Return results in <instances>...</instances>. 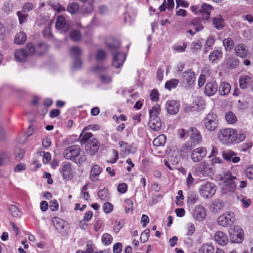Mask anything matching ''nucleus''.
Returning a JSON list of instances; mask_svg holds the SVG:
<instances>
[{"mask_svg":"<svg viewBox=\"0 0 253 253\" xmlns=\"http://www.w3.org/2000/svg\"><path fill=\"white\" fill-rule=\"evenodd\" d=\"M221 180L224 183L222 187V191L224 193L227 192H233L236 188V184L238 181L239 187L244 188L247 186V181L245 180H239L236 177L232 175L230 171H227L223 174L220 178Z\"/></svg>","mask_w":253,"mask_h":253,"instance_id":"f257e3e1","label":"nucleus"},{"mask_svg":"<svg viewBox=\"0 0 253 253\" xmlns=\"http://www.w3.org/2000/svg\"><path fill=\"white\" fill-rule=\"evenodd\" d=\"M63 155L65 159L78 165L83 164L86 160L85 155L84 152L81 153L80 147L78 145H73L65 148Z\"/></svg>","mask_w":253,"mask_h":253,"instance_id":"f03ea898","label":"nucleus"},{"mask_svg":"<svg viewBox=\"0 0 253 253\" xmlns=\"http://www.w3.org/2000/svg\"><path fill=\"white\" fill-rule=\"evenodd\" d=\"M160 112V106L158 104L154 106L149 112L150 116L149 126L151 129L156 131L160 130L162 126L161 120L158 117Z\"/></svg>","mask_w":253,"mask_h":253,"instance_id":"7ed1b4c3","label":"nucleus"},{"mask_svg":"<svg viewBox=\"0 0 253 253\" xmlns=\"http://www.w3.org/2000/svg\"><path fill=\"white\" fill-rule=\"evenodd\" d=\"M236 129L226 128L220 130L218 133L219 141L223 144H230L235 143Z\"/></svg>","mask_w":253,"mask_h":253,"instance_id":"20e7f679","label":"nucleus"},{"mask_svg":"<svg viewBox=\"0 0 253 253\" xmlns=\"http://www.w3.org/2000/svg\"><path fill=\"white\" fill-rule=\"evenodd\" d=\"M181 84L186 89L191 88L195 83L196 75L192 69H188L182 73Z\"/></svg>","mask_w":253,"mask_h":253,"instance_id":"39448f33","label":"nucleus"},{"mask_svg":"<svg viewBox=\"0 0 253 253\" xmlns=\"http://www.w3.org/2000/svg\"><path fill=\"white\" fill-rule=\"evenodd\" d=\"M201 196L205 198H210L215 194L216 187L213 183L206 181L202 182L199 188Z\"/></svg>","mask_w":253,"mask_h":253,"instance_id":"423d86ee","label":"nucleus"},{"mask_svg":"<svg viewBox=\"0 0 253 253\" xmlns=\"http://www.w3.org/2000/svg\"><path fill=\"white\" fill-rule=\"evenodd\" d=\"M204 126L210 131L215 130L218 126L217 115L213 112H210L204 119Z\"/></svg>","mask_w":253,"mask_h":253,"instance_id":"0eeeda50","label":"nucleus"},{"mask_svg":"<svg viewBox=\"0 0 253 253\" xmlns=\"http://www.w3.org/2000/svg\"><path fill=\"white\" fill-rule=\"evenodd\" d=\"M235 220V217L234 213L226 212L223 214L219 216L217 219V222L219 225L226 227L231 226Z\"/></svg>","mask_w":253,"mask_h":253,"instance_id":"6e6552de","label":"nucleus"},{"mask_svg":"<svg viewBox=\"0 0 253 253\" xmlns=\"http://www.w3.org/2000/svg\"><path fill=\"white\" fill-rule=\"evenodd\" d=\"M107 67L101 65H96L93 68V71L99 74V78L101 82L105 84H108L112 82V78L110 76L104 74L107 71Z\"/></svg>","mask_w":253,"mask_h":253,"instance_id":"1a4fd4ad","label":"nucleus"},{"mask_svg":"<svg viewBox=\"0 0 253 253\" xmlns=\"http://www.w3.org/2000/svg\"><path fill=\"white\" fill-rule=\"evenodd\" d=\"M211 172L210 165L206 162L201 163L195 170L196 175L199 177L208 176Z\"/></svg>","mask_w":253,"mask_h":253,"instance_id":"9d476101","label":"nucleus"},{"mask_svg":"<svg viewBox=\"0 0 253 253\" xmlns=\"http://www.w3.org/2000/svg\"><path fill=\"white\" fill-rule=\"evenodd\" d=\"M100 148V143L96 138H93L85 146V150L86 153L90 155H95Z\"/></svg>","mask_w":253,"mask_h":253,"instance_id":"9b49d317","label":"nucleus"},{"mask_svg":"<svg viewBox=\"0 0 253 253\" xmlns=\"http://www.w3.org/2000/svg\"><path fill=\"white\" fill-rule=\"evenodd\" d=\"M231 241L235 243H240L244 239L243 231L240 227H234L230 233Z\"/></svg>","mask_w":253,"mask_h":253,"instance_id":"f8f14e48","label":"nucleus"},{"mask_svg":"<svg viewBox=\"0 0 253 253\" xmlns=\"http://www.w3.org/2000/svg\"><path fill=\"white\" fill-rule=\"evenodd\" d=\"M234 52L236 56L242 59L249 58L251 55L247 46L243 43H239L235 46Z\"/></svg>","mask_w":253,"mask_h":253,"instance_id":"ddd939ff","label":"nucleus"},{"mask_svg":"<svg viewBox=\"0 0 253 253\" xmlns=\"http://www.w3.org/2000/svg\"><path fill=\"white\" fill-rule=\"evenodd\" d=\"M207 155V150L204 147H198L194 150L191 155V158L194 162H199L202 161Z\"/></svg>","mask_w":253,"mask_h":253,"instance_id":"4468645a","label":"nucleus"},{"mask_svg":"<svg viewBox=\"0 0 253 253\" xmlns=\"http://www.w3.org/2000/svg\"><path fill=\"white\" fill-rule=\"evenodd\" d=\"M192 215L195 220L202 221L206 216V210L203 206L197 205L194 209Z\"/></svg>","mask_w":253,"mask_h":253,"instance_id":"2eb2a0df","label":"nucleus"},{"mask_svg":"<svg viewBox=\"0 0 253 253\" xmlns=\"http://www.w3.org/2000/svg\"><path fill=\"white\" fill-rule=\"evenodd\" d=\"M61 172L64 179L69 180L73 178L72 164L68 162L62 164Z\"/></svg>","mask_w":253,"mask_h":253,"instance_id":"dca6fc26","label":"nucleus"},{"mask_svg":"<svg viewBox=\"0 0 253 253\" xmlns=\"http://www.w3.org/2000/svg\"><path fill=\"white\" fill-rule=\"evenodd\" d=\"M52 221L54 227L62 234L66 233L65 227L67 226V223L63 219L54 217L52 218Z\"/></svg>","mask_w":253,"mask_h":253,"instance_id":"f3484780","label":"nucleus"},{"mask_svg":"<svg viewBox=\"0 0 253 253\" xmlns=\"http://www.w3.org/2000/svg\"><path fill=\"white\" fill-rule=\"evenodd\" d=\"M126 58V55L123 52H116L113 54L112 65L116 68L122 66Z\"/></svg>","mask_w":253,"mask_h":253,"instance_id":"a211bd4d","label":"nucleus"},{"mask_svg":"<svg viewBox=\"0 0 253 253\" xmlns=\"http://www.w3.org/2000/svg\"><path fill=\"white\" fill-rule=\"evenodd\" d=\"M165 108L167 112L170 115L176 114L180 108L179 104L175 100H169L166 102Z\"/></svg>","mask_w":253,"mask_h":253,"instance_id":"6ab92c4d","label":"nucleus"},{"mask_svg":"<svg viewBox=\"0 0 253 253\" xmlns=\"http://www.w3.org/2000/svg\"><path fill=\"white\" fill-rule=\"evenodd\" d=\"M223 158L226 161L232 162L233 163H238L240 161V158L237 156V154L234 151L228 150L222 152Z\"/></svg>","mask_w":253,"mask_h":253,"instance_id":"aec40b11","label":"nucleus"},{"mask_svg":"<svg viewBox=\"0 0 253 253\" xmlns=\"http://www.w3.org/2000/svg\"><path fill=\"white\" fill-rule=\"evenodd\" d=\"M187 134L190 135L191 139L195 142L200 143L202 141V135L196 127H190Z\"/></svg>","mask_w":253,"mask_h":253,"instance_id":"412c9836","label":"nucleus"},{"mask_svg":"<svg viewBox=\"0 0 253 253\" xmlns=\"http://www.w3.org/2000/svg\"><path fill=\"white\" fill-rule=\"evenodd\" d=\"M55 27L57 29L64 32H67L70 28L69 25L66 22L64 17L62 15L57 17Z\"/></svg>","mask_w":253,"mask_h":253,"instance_id":"4be33fe9","label":"nucleus"},{"mask_svg":"<svg viewBox=\"0 0 253 253\" xmlns=\"http://www.w3.org/2000/svg\"><path fill=\"white\" fill-rule=\"evenodd\" d=\"M216 242L221 246H224L228 242L227 235L222 231H217L214 236Z\"/></svg>","mask_w":253,"mask_h":253,"instance_id":"5701e85b","label":"nucleus"},{"mask_svg":"<svg viewBox=\"0 0 253 253\" xmlns=\"http://www.w3.org/2000/svg\"><path fill=\"white\" fill-rule=\"evenodd\" d=\"M218 85L215 82L212 81L207 84L205 87V93L209 96L214 95L217 91Z\"/></svg>","mask_w":253,"mask_h":253,"instance_id":"b1692460","label":"nucleus"},{"mask_svg":"<svg viewBox=\"0 0 253 253\" xmlns=\"http://www.w3.org/2000/svg\"><path fill=\"white\" fill-rule=\"evenodd\" d=\"M213 9L212 5L203 2L201 5V15L203 16V19L208 20L210 18L211 12Z\"/></svg>","mask_w":253,"mask_h":253,"instance_id":"393cba45","label":"nucleus"},{"mask_svg":"<svg viewBox=\"0 0 253 253\" xmlns=\"http://www.w3.org/2000/svg\"><path fill=\"white\" fill-rule=\"evenodd\" d=\"M237 201L239 205L245 209L248 208L251 204V199L243 195L237 196Z\"/></svg>","mask_w":253,"mask_h":253,"instance_id":"a878e982","label":"nucleus"},{"mask_svg":"<svg viewBox=\"0 0 253 253\" xmlns=\"http://www.w3.org/2000/svg\"><path fill=\"white\" fill-rule=\"evenodd\" d=\"M28 54L24 49H17L14 52L15 59L18 62H24L27 59Z\"/></svg>","mask_w":253,"mask_h":253,"instance_id":"bb28decb","label":"nucleus"},{"mask_svg":"<svg viewBox=\"0 0 253 253\" xmlns=\"http://www.w3.org/2000/svg\"><path fill=\"white\" fill-rule=\"evenodd\" d=\"M212 25L217 30L223 29L224 27V20L220 15H217L213 18Z\"/></svg>","mask_w":253,"mask_h":253,"instance_id":"cd10ccee","label":"nucleus"},{"mask_svg":"<svg viewBox=\"0 0 253 253\" xmlns=\"http://www.w3.org/2000/svg\"><path fill=\"white\" fill-rule=\"evenodd\" d=\"M101 171L102 169L99 165H93L90 171V180L92 181H96L98 179L97 177L100 174Z\"/></svg>","mask_w":253,"mask_h":253,"instance_id":"c85d7f7f","label":"nucleus"},{"mask_svg":"<svg viewBox=\"0 0 253 253\" xmlns=\"http://www.w3.org/2000/svg\"><path fill=\"white\" fill-rule=\"evenodd\" d=\"M231 90L230 84L226 82H222L219 86V93L221 95H226L230 93Z\"/></svg>","mask_w":253,"mask_h":253,"instance_id":"c756f323","label":"nucleus"},{"mask_svg":"<svg viewBox=\"0 0 253 253\" xmlns=\"http://www.w3.org/2000/svg\"><path fill=\"white\" fill-rule=\"evenodd\" d=\"M106 44L108 47L111 50L118 48L120 45L119 41L113 38L109 37L106 40Z\"/></svg>","mask_w":253,"mask_h":253,"instance_id":"7c9ffc66","label":"nucleus"},{"mask_svg":"<svg viewBox=\"0 0 253 253\" xmlns=\"http://www.w3.org/2000/svg\"><path fill=\"white\" fill-rule=\"evenodd\" d=\"M239 63V59L233 56L228 57L226 60V65L227 68L234 69L236 68Z\"/></svg>","mask_w":253,"mask_h":253,"instance_id":"2f4dec72","label":"nucleus"},{"mask_svg":"<svg viewBox=\"0 0 253 253\" xmlns=\"http://www.w3.org/2000/svg\"><path fill=\"white\" fill-rule=\"evenodd\" d=\"M251 77L248 75L242 76L240 77L239 86L241 88L245 89L248 87Z\"/></svg>","mask_w":253,"mask_h":253,"instance_id":"473e14b6","label":"nucleus"},{"mask_svg":"<svg viewBox=\"0 0 253 253\" xmlns=\"http://www.w3.org/2000/svg\"><path fill=\"white\" fill-rule=\"evenodd\" d=\"M223 53L220 50L216 49L214 50L211 52L209 59V60L212 62H214L216 60H218L222 58Z\"/></svg>","mask_w":253,"mask_h":253,"instance_id":"72a5a7b5","label":"nucleus"},{"mask_svg":"<svg viewBox=\"0 0 253 253\" xmlns=\"http://www.w3.org/2000/svg\"><path fill=\"white\" fill-rule=\"evenodd\" d=\"M191 24L194 27L196 32H200L204 28V26L201 23V19L200 18H195L192 19Z\"/></svg>","mask_w":253,"mask_h":253,"instance_id":"f704fd0d","label":"nucleus"},{"mask_svg":"<svg viewBox=\"0 0 253 253\" xmlns=\"http://www.w3.org/2000/svg\"><path fill=\"white\" fill-rule=\"evenodd\" d=\"M166 137L164 134H161L154 139L153 141L154 146L159 147L164 146L166 143Z\"/></svg>","mask_w":253,"mask_h":253,"instance_id":"c9c22d12","label":"nucleus"},{"mask_svg":"<svg viewBox=\"0 0 253 253\" xmlns=\"http://www.w3.org/2000/svg\"><path fill=\"white\" fill-rule=\"evenodd\" d=\"M27 40V36L23 32L17 33L15 37V43L17 44H23Z\"/></svg>","mask_w":253,"mask_h":253,"instance_id":"e433bc0d","label":"nucleus"},{"mask_svg":"<svg viewBox=\"0 0 253 253\" xmlns=\"http://www.w3.org/2000/svg\"><path fill=\"white\" fill-rule=\"evenodd\" d=\"M223 44L225 48V50L226 51H230L233 48L234 42L231 38H228L223 40Z\"/></svg>","mask_w":253,"mask_h":253,"instance_id":"4c0bfd02","label":"nucleus"},{"mask_svg":"<svg viewBox=\"0 0 253 253\" xmlns=\"http://www.w3.org/2000/svg\"><path fill=\"white\" fill-rule=\"evenodd\" d=\"M225 118L226 122L229 124H234L237 121V118L235 115L231 111H228L226 113Z\"/></svg>","mask_w":253,"mask_h":253,"instance_id":"58836bf2","label":"nucleus"},{"mask_svg":"<svg viewBox=\"0 0 253 253\" xmlns=\"http://www.w3.org/2000/svg\"><path fill=\"white\" fill-rule=\"evenodd\" d=\"M214 249L210 244H203L199 250V253H214Z\"/></svg>","mask_w":253,"mask_h":253,"instance_id":"ea45409f","label":"nucleus"},{"mask_svg":"<svg viewBox=\"0 0 253 253\" xmlns=\"http://www.w3.org/2000/svg\"><path fill=\"white\" fill-rule=\"evenodd\" d=\"M79 9V4L74 2H71L68 4L67 7V10L71 14H76Z\"/></svg>","mask_w":253,"mask_h":253,"instance_id":"a19ab883","label":"nucleus"},{"mask_svg":"<svg viewBox=\"0 0 253 253\" xmlns=\"http://www.w3.org/2000/svg\"><path fill=\"white\" fill-rule=\"evenodd\" d=\"M119 145L121 148V152L124 154H129L130 153V146L128 145L126 142L124 141H120Z\"/></svg>","mask_w":253,"mask_h":253,"instance_id":"79ce46f5","label":"nucleus"},{"mask_svg":"<svg viewBox=\"0 0 253 253\" xmlns=\"http://www.w3.org/2000/svg\"><path fill=\"white\" fill-rule=\"evenodd\" d=\"M179 82V81L178 79H171L166 83L165 87L169 90H171V88H175L177 86Z\"/></svg>","mask_w":253,"mask_h":253,"instance_id":"37998d69","label":"nucleus"},{"mask_svg":"<svg viewBox=\"0 0 253 253\" xmlns=\"http://www.w3.org/2000/svg\"><path fill=\"white\" fill-rule=\"evenodd\" d=\"M202 47L201 42L199 40L193 42L190 45V49L192 52L196 53Z\"/></svg>","mask_w":253,"mask_h":253,"instance_id":"c03bdc74","label":"nucleus"},{"mask_svg":"<svg viewBox=\"0 0 253 253\" xmlns=\"http://www.w3.org/2000/svg\"><path fill=\"white\" fill-rule=\"evenodd\" d=\"M92 136L93 134L90 132H82L79 136V139L81 144H84L92 137Z\"/></svg>","mask_w":253,"mask_h":253,"instance_id":"a18cd8bd","label":"nucleus"},{"mask_svg":"<svg viewBox=\"0 0 253 253\" xmlns=\"http://www.w3.org/2000/svg\"><path fill=\"white\" fill-rule=\"evenodd\" d=\"M193 147L192 142L187 141L181 147L180 151L183 153H188L191 152Z\"/></svg>","mask_w":253,"mask_h":253,"instance_id":"49530a36","label":"nucleus"},{"mask_svg":"<svg viewBox=\"0 0 253 253\" xmlns=\"http://www.w3.org/2000/svg\"><path fill=\"white\" fill-rule=\"evenodd\" d=\"M70 37L73 41L78 42L81 39V34L79 30H73L71 32Z\"/></svg>","mask_w":253,"mask_h":253,"instance_id":"de8ad7c7","label":"nucleus"},{"mask_svg":"<svg viewBox=\"0 0 253 253\" xmlns=\"http://www.w3.org/2000/svg\"><path fill=\"white\" fill-rule=\"evenodd\" d=\"M101 240L104 245H109L112 242L113 237L110 234L106 233L103 234Z\"/></svg>","mask_w":253,"mask_h":253,"instance_id":"09e8293b","label":"nucleus"},{"mask_svg":"<svg viewBox=\"0 0 253 253\" xmlns=\"http://www.w3.org/2000/svg\"><path fill=\"white\" fill-rule=\"evenodd\" d=\"M10 161L9 155L6 153L0 154V166L7 164Z\"/></svg>","mask_w":253,"mask_h":253,"instance_id":"8fccbe9b","label":"nucleus"},{"mask_svg":"<svg viewBox=\"0 0 253 253\" xmlns=\"http://www.w3.org/2000/svg\"><path fill=\"white\" fill-rule=\"evenodd\" d=\"M70 52L74 59L78 58L81 53V49L78 46L72 47L70 48Z\"/></svg>","mask_w":253,"mask_h":253,"instance_id":"3c124183","label":"nucleus"},{"mask_svg":"<svg viewBox=\"0 0 253 253\" xmlns=\"http://www.w3.org/2000/svg\"><path fill=\"white\" fill-rule=\"evenodd\" d=\"M98 197L101 200L108 201L109 200L108 190L104 188L103 189L99 190L98 193Z\"/></svg>","mask_w":253,"mask_h":253,"instance_id":"603ef678","label":"nucleus"},{"mask_svg":"<svg viewBox=\"0 0 253 253\" xmlns=\"http://www.w3.org/2000/svg\"><path fill=\"white\" fill-rule=\"evenodd\" d=\"M9 210L13 216L16 217L19 216L20 212L16 206L13 205H10L9 207Z\"/></svg>","mask_w":253,"mask_h":253,"instance_id":"864d4df0","label":"nucleus"},{"mask_svg":"<svg viewBox=\"0 0 253 253\" xmlns=\"http://www.w3.org/2000/svg\"><path fill=\"white\" fill-rule=\"evenodd\" d=\"M223 204L221 202L218 201L214 202L211 206V209L212 211L217 212L220 210L223 207Z\"/></svg>","mask_w":253,"mask_h":253,"instance_id":"5fc2aeb1","label":"nucleus"},{"mask_svg":"<svg viewBox=\"0 0 253 253\" xmlns=\"http://www.w3.org/2000/svg\"><path fill=\"white\" fill-rule=\"evenodd\" d=\"M246 134L245 132H240L238 134L236 130V140L235 143H239L242 142L246 139Z\"/></svg>","mask_w":253,"mask_h":253,"instance_id":"6e6d98bb","label":"nucleus"},{"mask_svg":"<svg viewBox=\"0 0 253 253\" xmlns=\"http://www.w3.org/2000/svg\"><path fill=\"white\" fill-rule=\"evenodd\" d=\"M150 233V230L146 229H145L141 234L140 240L141 242H146L149 238Z\"/></svg>","mask_w":253,"mask_h":253,"instance_id":"4d7b16f0","label":"nucleus"},{"mask_svg":"<svg viewBox=\"0 0 253 253\" xmlns=\"http://www.w3.org/2000/svg\"><path fill=\"white\" fill-rule=\"evenodd\" d=\"M198 200V197H197L195 194L190 193L188 195L187 202L188 204L193 205L197 202Z\"/></svg>","mask_w":253,"mask_h":253,"instance_id":"13d9d810","label":"nucleus"},{"mask_svg":"<svg viewBox=\"0 0 253 253\" xmlns=\"http://www.w3.org/2000/svg\"><path fill=\"white\" fill-rule=\"evenodd\" d=\"M26 49L28 55H33L35 52V48L33 43L29 42L27 43L26 46Z\"/></svg>","mask_w":253,"mask_h":253,"instance_id":"bf43d9fd","label":"nucleus"},{"mask_svg":"<svg viewBox=\"0 0 253 253\" xmlns=\"http://www.w3.org/2000/svg\"><path fill=\"white\" fill-rule=\"evenodd\" d=\"M247 177L250 179H253V165L247 167L245 170Z\"/></svg>","mask_w":253,"mask_h":253,"instance_id":"052dcab7","label":"nucleus"},{"mask_svg":"<svg viewBox=\"0 0 253 253\" xmlns=\"http://www.w3.org/2000/svg\"><path fill=\"white\" fill-rule=\"evenodd\" d=\"M103 211L106 213L111 212L113 209V205L109 202H106L103 206Z\"/></svg>","mask_w":253,"mask_h":253,"instance_id":"680f3d73","label":"nucleus"},{"mask_svg":"<svg viewBox=\"0 0 253 253\" xmlns=\"http://www.w3.org/2000/svg\"><path fill=\"white\" fill-rule=\"evenodd\" d=\"M195 231V227L194 224L189 223L187 225V229L186 232L187 236H192Z\"/></svg>","mask_w":253,"mask_h":253,"instance_id":"e2e57ef3","label":"nucleus"},{"mask_svg":"<svg viewBox=\"0 0 253 253\" xmlns=\"http://www.w3.org/2000/svg\"><path fill=\"white\" fill-rule=\"evenodd\" d=\"M187 46V44L185 42H183L182 45H176L174 46L173 49L178 52H183L185 51L186 48Z\"/></svg>","mask_w":253,"mask_h":253,"instance_id":"0e129e2a","label":"nucleus"},{"mask_svg":"<svg viewBox=\"0 0 253 253\" xmlns=\"http://www.w3.org/2000/svg\"><path fill=\"white\" fill-rule=\"evenodd\" d=\"M106 56V52L104 50L100 49L96 53V58L97 60L101 61L103 60Z\"/></svg>","mask_w":253,"mask_h":253,"instance_id":"69168bd1","label":"nucleus"},{"mask_svg":"<svg viewBox=\"0 0 253 253\" xmlns=\"http://www.w3.org/2000/svg\"><path fill=\"white\" fill-rule=\"evenodd\" d=\"M194 179L192 176L191 172H189L186 178V185L188 188H190L192 184L194 183Z\"/></svg>","mask_w":253,"mask_h":253,"instance_id":"338daca9","label":"nucleus"},{"mask_svg":"<svg viewBox=\"0 0 253 253\" xmlns=\"http://www.w3.org/2000/svg\"><path fill=\"white\" fill-rule=\"evenodd\" d=\"M122 251V245L121 243H117L113 246L114 253H121Z\"/></svg>","mask_w":253,"mask_h":253,"instance_id":"774afa93","label":"nucleus"}]
</instances>
